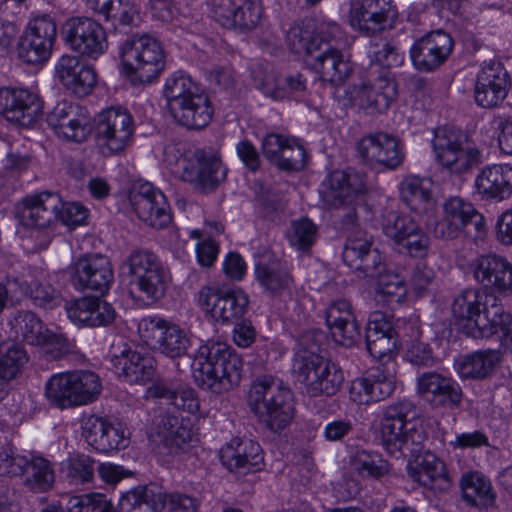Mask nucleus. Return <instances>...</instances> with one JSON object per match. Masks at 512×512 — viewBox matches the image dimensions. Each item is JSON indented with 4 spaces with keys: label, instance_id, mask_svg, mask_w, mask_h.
<instances>
[{
    "label": "nucleus",
    "instance_id": "0eeeda50",
    "mask_svg": "<svg viewBox=\"0 0 512 512\" xmlns=\"http://www.w3.org/2000/svg\"><path fill=\"white\" fill-rule=\"evenodd\" d=\"M121 62L133 83H151L165 68L161 43L148 34L129 37L121 46Z\"/></svg>",
    "mask_w": 512,
    "mask_h": 512
},
{
    "label": "nucleus",
    "instance_id": "5701e85b",
    "mask_svg": "<svg viewBox=\"0 0 512 512\" xmlns=\"http://www.w3.org/2000/svg\"><path fill=\"white\" fill-rule=\"evenodd\" d=\"M417 393L433 408L455 409L461 405L463 392L452 377L435 371L417 378Z\"/></svg>",
    "mask_w": 512,
    "mask_h": 512
},
{
    "label": "nucleus",
    "instance_id": "412c9836",
    "mask_svg": "<svg viewBox=\"0 0 512 512\" xmlns=\"http://www.w3.org/2000/svg\"><path fill=\"white\" fill-rule=\"evenodd\" d=\"M397 84L387 75L362 81L350 87L347 96L351 103L370 113L387 110L397 97Z\"/></svg>",
    "mask_w": 512,
    "mask_h": 512
},
{
    "label": "nucleus",
    "instance_id": "680f3d73",
    "mask_svg": "<svg viewBox=\"0 0 512 512\" xmlns=\"http://www.w3.org/2000/svg\"><path fill=\"white\" fill-rule=\"evenodd\" d=\"M152 492L146 487H136L119 500V512H157V506L151 499Z\"/></svg>",
    "mask_w": 512,
    "mask_h": 512
},
{
    "label": "nucleus",
    "instance_id": "ddd939ff",
    "mask_svg": "<svg viewBox=\"0 0 512 512\" xmlns=\"http://www.w3.org/2000/svg\"><path fill=\"white\" fill-rule=\"evenodd\" d=\"M419 327L415 322L398 319L392 324L385 315L375 313L368 322L366 329V345L369 354L383 363L394 362V351L399 342L406 336H418Z\"/></svg>",
    "mask_w": 512,
    "mask_h": 512
},
{
    "label": "nucleus",
    "instance_id": "2eb2a0df",
    "mask_svg": "<svg viewBox=\"0 0 512 512\" xmlns=\"http://www.w3.org/2000/svg\"><path fill=\"white\" fill-rule=\"evenodd\" d=\"M138 334L148 347L172 359L184 356L190 345L186 332L179 325L159 317L141 319Z\"/></svg>",
    "mask_w": 512,
    "mask_h": 512
},
{
    "label": "nucleus",
    "instance_id": "bf43d9fd",
    "mask_svg": "<svg viewBox=\"0 0 512 512\" xmlns=\"http://www.w3.org/2000/svg\"><path fill=\"white\" fill-rule=\"evenodd\" d=\"M286 42L293 53L306 56H312L323 46V40L318 35L298 24L288 30Z\"/></svg>",
    "mask_w": 512,
    "mask_h": 512
},
{
    "label": "nucleus",
    "instance_id": "a18cd8bd",
    "mask_svg": "<svg viewBox=\"0 0 512 512\" xmlns=\"http://www.w3.org/2000/svg\"><path fill=\"white\" fill-rule=\"evenodd\" d=\"M157 434L170 453L175 454L191 442L194 435L190 420L175 415L162 418Z\"/></svg>",
    "mask_w": 512,
    "mask_h": 512
},
{
    "label": "nucleus",
    "instance_id": "1a4fd4ad",
    "mask_svg": "<svg viewBox=\"0 0 512 512\" xmlns=\"http://www.w3.org/2000/svg\"><path fill=\"white\" fill-rule=\"evenodd\" d=\"M120 273L133 277V283L147 299H160L167 288L169 270L161 259L148 249H133L119 266Z\"/></svg>",
    "mask_w": 512,
    "mask_h": 512
},
{
    "label": "nucleus",
    "instance_id": "aec40b11",
    "mask_svg": "<svg viewBox=\"0 0 512 512\" xmlns=\"http://www.w3.org/2000/svg\"><path fill=\"white\" fill-rule=\"evenodd\" d=\"M393 0H353L349 11V22L367 35L381 32L397 18Z\"/></svg>",
    "mask_w": 512,
    "mask_h": 512
},
{
    "label": "nucleus",
    "instance_id": "a211bd4d",
    "mask_svg": "<svg viewBox=\"0 0 512 512\" xmlns=\"http://www.w3.org/2000/svg\"><path fill=\"white\" fill-rule=\"evenodd\" d=\"M69 275L75 289L91 290L101 295L109 290L114 279L110 260L101 254L80 257L70 265Z\"/></svg>",
    "mask_w": 512,
    "mask_h": 512
},
{
    "label": "nucleus",
    "instance_id": "e433bc0d",
    "mask_svg": "<svg viewBox=\"0 0 512 512\" xmlns=\"http://www.w3.org/2000/svg\"><path fill=\"white\" fill-rule=\"evenodd\" d=\"M365 189L363 174L356 171H334L324 184L323 197L329 205L338 208L353 204Z\"/></svg>",
    "mask_w": 512,
    "mask_h": 512
},
{
    "label": "nucleus",
    "instance_id": "f257e3e1",
    "mask_svg": "<svg viewBox=\"0 0 512 512\" xmlns=\"http://www.w3.org/2000/svg\"><path fill=\"white\" fill-rule=\"evenodd\" d=\"M455 319L467 322V335L473 338H489L495 334L508 335L512 318L506 313L493 293L477 288L462 290L451 305Z\"/></svg>",
    "mask_w": 512,
    "mask_h": 512
},
{
    "label": "nucleus",
    "instance_id": "7c9ffc66",
    "mask_svg": "<svg viewBox=\"0 0 512 512\" xmlns=\"http://www.w3.org/2000/svg\"><path fill=\"white\" fill-rule=\"evenodd\" d=\"M198 303L204 312L221 322H229L241 318L248 306V296L235 289L219 295L214 289L206 286L199 291Z\"/></svg>",
    "mask_w": 512,
    "mask_h": 512
},
{
    "label": "nucleus",
    "instance_id": "c9c22d12",
    "mask_svg": "<svg viewBox=\"0 0 512 512\" xmlns=\"http://www.w3.org/2000/svg\"><path fill=\"white\" fill-rule=\"evenodd\" d=\"M11 327L15 335L28 344L55 346L59 351L68 347L67 338L62 333L45 328L41 319L32 311H18L11 321Z\"/></svg>",
    "mask_w": 512,
    "mask_h": 512
},
{
    "label": "nucleus",
    "instance_id": "de8ad7c7",
    "mask_svg": "<svg viewBox=\"0 0 512 512\" xmlns=\"http://www.w3.org/2000/svg\"><path fill=\"white\" fill-rule=\"evenodd\" d=\"M351 469L361 478L380 480L391 472L390 463L374 450L358 449L349 459Z\"/></svg>",
    "mask_w": 512,
    "mask_h": 512
},
{
    "label": "nucleus",
    "instance_id": "6e6552de",
    "mask_svg": "<svg viewBox=\"0 0 512 512\" xmlns=\"http://www.w3.org/2000/svg\"><path fill=\"white\" fill-rule=\"evenodd\" d=\"M432 150L438 165L451 175L461 176L481 162V151L460 130L442 126L435 130Z\"/></svg>",
    "mask_w": 512,
    "mask_h": 512
},
{
    "label": "nucleus",
    "instance_id": "4468645a",
    "mask_svg": "<svg viewBox=\"0 0 512 512\" xmlns=\"http://www.w3.org/2000/svg\"><path fill=\"white\" fill-rule=\"evenodd\" d=\"M61 34L66 46L82 57L96 60L108 49L104 27L90 17L73 16L66 19Z\"/></svg>",
    "mask_w": 512,
    "mask_h": 512
},
{
    "label": "nucleus",
    "instance_id": "2f4dec72",
    "mask_svg": "<svg viewBox=\"0 0 512 512\" xmlns=\"http://www.w3.org/2000/svg\"><path fill=\"white\" fill-rule=\"evenodd\" d=\"M343 261L360 277L373 278L383 270V256L377 248L372 247V241L364 234L349 236L345 242Z\"/></svg>",
    "mask_w": 512,
    "mask_h": 512
},
{
    "label": "nucleus",
    "instance_id": "a19ab883",
    "mask_svg": "<svg viewBox=\"0 0 512 512\" xmlns=\"http://www.w3.org/2000/svg\"><path fill=\"white\" fill-rule=\"evenodd\" d=\"M314 59L313 69L319 74L323 81L331 85H341L351 74L352 66L344 58L343 53L323 41L321 50Z\"/></svg>",
    "mask_w": 512,
    "mask_h": 512
},
{
    "label": "nucleus",
    "instance_id": "774afa93",
    "mask_svg": "<svg viewBox=\"0 0 512 512\" xmlns=\"http://www.w3.org/2000/svg\"><path fill=\"white\" fill-rule=\"evenodd\" d=\"M243 3V0H211L210 11L212 17L221 26L233 29L235 28L237 9L241 8Z\"/></svg>",
    "mask_w": 512,
    "mask_h": 512
},
{
    "label": "nucleus",
    "instance_id": "b1692460",
    "mask_svg": "<svg viewBox=\"0 0 512 512\" xmlns=\"http://www.w3.org/2000/svg\"><path fill=\"white\" fill-rule=\"evenodd\" d=\"M41 114L42 104L37 94L23 88H0V115L7 121L30 127Z\"/></svg>",
    "mask_w": 512,
    "mask_h": 512
},
{
    "label": "nucleus",
    "instance_id": "37998d69",
    "mask_svg": "<svg viewBox=\"0 0 512 512\" xmlns=\"http://www.w3.org/2000/svg\"><path fill=\"white\" fill-rule=\"evenodd\" d=\"M432 186V181L428 178L408 175L399 185L401 200L417 214L428 213L435 207Z\"/></svg>",
    "mask_w": 512,
    "mask_h": 512
},
{
    "label": "nucleus",
    "instance_id": "f3484780",
    "mask_svg": "<svg viewBox=\"0 0 512 512\" xmlns=\"http://www.w3.org/2000/svg\"><path fill=\"white\" fill-rule=\"evenodd\" d=\"M177 172L182 180L202 192L215 189L225 179L226 169L215 157H205L203 152H190L177 159Z\"/></svg>",
    "mask_w": 512,
    "mask_h": 512
},
{
    "label": "nucleus",
    "instance_id": "e2e57ef3",
    "mask_svg": "<svg viewBox=\"0 0 512 512\" xmlns=\"http://www.w3.org/2000/svg\"><path fill=\"white\" fill-rule=\"evenodd\" d=\"M307 91V79L299 72L286 75L277 81L276 88L266 94H270L273 99L280 100L286 96L304 97Z\"/></svg>",
    "mask_w": 512,
    "mask_h": 512
},
{
    "label": "nucleus",
    "instance_id": "ea45409f",
    "mask_svg": "<svg viewBox=\"0 0 512 512\" xmlns=\"http://www.w3.org/2000/svg\"><path fill=\"white\" fill-rule=\"evenodd\" d=\"M221 461L229 470H258L263 463L260 445L251 439H232L221 449Z\"/></svg>",
    "mask_w": 512,
    "mask_h": 512
},
{
    "label": "nucleus",
    "instance_id": "338daca9",
    "mask_svg": "<svg viewBox=\"0 0 512 512\" xmlns=\"http://www.w3.org/2000/svg\"><path fill=\"white\" fill-rule=\"evenodd\" d=\"M419 334L421 332L419 331ZM418 336H406L403 343L406 345V358L414 365L421 367H431L434 365L435 359L428 344L419 341Z\"/></svg>",
    "mask_w": 512,
    "mask_h": 512
},
{
    "label": "nucleus",
    "instance_id": "5fc2aeb1",
    "mask_svg": "<svg viewBox=\"0 0 512 512\" xmlns=\"http://www.w3.org/2000/svg\"><path fill=\"white\" fill-rule=\"evenodd\" d=\"M69 375L78 407L94 402L101 394L102 383L96 373L76 370L69 372Z\"/></svg>",
    "mask_w": 512,
    "mask_h": 512
},
{
    "label": "nucleus",
    "instance_id": "09e8293b",
    "mask_svg": "<svg viewBox=\"0 0 512 512\" xmlns=\"http://www.w3.org/2000/svg\"><path fill=\"white\" fill-rule=\"evenodd\" d=\"M27 362L26 352L12 343L0 344V401L8 393L9 383L21 372Z\"/></svg>",
    "mask_w": 512,
    "mask_h": 512
},
{
    "label": "nucleus",
    "instance_id": "603ef678",
    "mask_svg": "<svg viewBox=\"0 0 512 512\" xmlns=\"http://www.w3.org/2000/svg\"><path fill=\"white\" fill-rule=\"evenodd\" d=\"M45 396L57 408L78 407L69 372L53 374L45 384Z\"/></svg>",
    "mask_w": 512,
    "mask_h": 512
},
{
    "label": "nucleus",
    "instance_id": "052dcab7",
    "mask_svg": "<svg viewBox=\"0 0 512 512\" xmlns=\"http://www.w3.org/2000/svg\"><path fill=\"white\" fill-rule=\"evenodd\" d=\"M317 237V227L308 218H301L291 222L286 232L289 244L299 251L310 249Z\"/></svg>",
    "mask_w": 512,
    "mask_h": 512
},
{
    "label": "nucleus",
    "instance_id": "c756f323",
    "mask_svg": "<svg viewBox=\"0 0 512 512\" xmlns=\"http://www.w3.org/2000/svg\"><path fill=\"white\" fill-rule=\"evenodd\" d=\"M409 476L422 487L436 495L448 493L453 479L445 462L430 451L419 455L408 468Z\"/></svg>",
    "mask_w": 512,
    "mask_h": 512
},
{
    "label": "nucleus",
    "instance_id": "864d4df0",
    "mask_svg": "<svg viewBox=\"0 0 512 512\" xmlns=\"http://www.w3.org/2000/svg\"><path fill=\"white\" fill-rule=\"evenodd\" d=\"M24 474L25 485L33 492H46L55 482V471L51 462L44 457H32L28 460Z\"/></svg>",
    "mask_w": 512,
    "mask_h": 512
},
{
    "label": "nucleus",
    "instance_id": "3c124183",
    "mask_svg": "<svg viewBox=\"0 0 512 512\" xmlns=\"http://www.w3.org/2000/svg\"><path fill=\"white\" fill-rule=\"evenodd\" d=\"M254 274L260 286L271 293L288 288L292 282L287 268L278 260L257 262Z\"/></svg>",
    "mask_w": 512,
    "mask_h": 512
},
{
    "label": "nucleus",
    "instance_id": "0e129e2a",
    "mask_svg": "<svg viewBox=\"0 0 512 512\" xmlns=\"http://www.w3.org/2000/svg\"><path fill=\"white\" fill-rule=\"evenodd\" d=\"M371 61L383 67H398L404 62V53L388 41L380 40L371 44L369 49Z\"/></svg>",
    "mask_w": 512,
    "mask_h": 512
},
{
    "label": "nucleus",
    "instance_id": "39448f33",
    "mask_svg": "<svg viewBox=\"0 0 512 512\" xmlns=\"http://www.w3.org/2000/svg\"><path fill=\"white\" fill-rule=\"evenodd\" d=\"M413 413L414 405L405 400L383 409L378 427L379 438L387 453L396 458L417 453L425 440L424 433L410 418Z\"/></svg>",
    "mask_w": 512,
    "mask_h": 512
},
{
    "label": "nucleus",
    "instance_id": "9b49d317",
    "mask_svg": "<svg viewBox=\"0 0 512 512\" xmlns=\"http://www.w3.org/2000/svg\"><path fill=\"white\" fill-rule=\"evenodd\" d=\"M57 34L54 19L46 13H32L17 42L18 58L29 65L47 62Z\"/></svg>",
    "mask_w": 512,
    "mask_h": 512
},
{
    "label": "nucleus",
    "instance_id": "69168bd1",
    "mask_svg": "<svg viewBox=\"0 0 512 512\" xmlns=\"http://www.w3.org/2000/svg\"><path fill=\"white\" fill-rule=\"evenodd\" d=\"M290 141V144L279 155V159L275 161L274 165L280 170L300 171L306 164V151L295 137Z\"/></svg>",
    "mask_w": 512,
    "mask_h": 512
},
{
    "label": "nucleus",
    "instance_id": "4c0bfd02",
    "mask_svg": "<svg viewBox=\"0 0 512 512\" xmlns=\"http://www.w3.org/2000/svg\"><path fill=\"white\" fill-rule=\"evenodd\" d=\"M8 283L9 286H15L20 295L28 296L40 308L52 310L61 305L60 291L49 283L43 272L8 277Z\"/></svg>",
    "mask_w": 512,
    "mask_h": 512
},
{
    "label": "nucleus",
    "instance_id": "473e14b6",
    "mask_svg": "<svg viewBox=\"0 0 512 512\" xmlns=\"http://www.w3.org/2000/svg\"><path fill=\"white\" fill-rule=\"evenodd\" d=\"M110 362L118 378L129 384H146L156 373V361L153 357L128 347L119 353H112Z\"/></svg>",
    "mask_w": 512,
    "mask_h": 512
},
{
    "label": "nucleus",
    "instance_id": "c85d7f7f",
    "mask_svg": "<svg viewBox=\"0 0 512 512\" xmlns=\"http://www.w3.org/2000/svg\"><path fill=\"white\" fill-rule=\"evenodd\" d=\"M476 282L503 295L512 294V263L498 254L477 257L472 264Z\"/></svg>",
    "mask_w": 512,
    "mask_h": 512
},
{
    "label": "nucleus",
    "instance_id": "8fccbe9b",
    "mask_svg": "<svg viewBox=\"0 0 512 512\" xmlns=\"http://www.w3.org/2000/svg\"><path fill=\"white\" fill-rule=\"evenodd\" d=\"M463 499L476 507H489L495 501L491 482L479 472L465 473L460 480Z\"/></svg>",
    "mask_w": 512,
    "mask_h": 512
},
{
    "label": "nucleus",
    "instance_id": "f704fd0d",
    "mask_svg": "<svg viewBox=\"0 0 512 512\" xmlns=\"http://www.w3.org/2000/svg\"><path fill=\"white\" fill-rule=\"evenodd\" d=\"M324 315L326 326L335 342L351 347L360 339V326L348 300L332 301L326 307Z\"/></svg>",
    "mask_w": 512,
    "mask_h": 512
},
{
    "label": "nucleus",
    "instance_id": "49530a36",
    "mask_svg": "<svg viewBox=\"0 0 512 512\" xmlns=\"http://www.w3.org/2000/svg\"><path fill=\"white\" fill-rule=\"evenodd\" d=\"M149 391L153 396L166 399L175 408L188 414L195 415L200 411L198 394L188 385L172 387L166 382L159 381Z\"/></svg>",
    "mask_w": 512,
    "mask_h": 512
},
{
    "label": "nucleus",
    "instance_id": "f8f14e48",
    "mask_svg": "<svg viewBox=\"0 0 512 512\" xmlns=\"http://www.w3.org/2000/svg\"><path fill=\"white\" fill-rule=\"evenodd\" d=\"M485 221L473 205L460 197H451L443 204V216L436 222L434 236L442 240H453L463 233L475 240L485 235Z\"/></svg>",
    "mask_w": 512,
    "mask_h": 512
},
{
    "label": "nucleus",
    "instance_id": "7ed1b4c3",
    "mask_svg": "<svg viewBox=\"0 0 512 512\" xmlns=\"http://www.w3.org/2000/svg\"><path fill=\"white\" fill-rule=\"evenodd\" d=\"M164 95L180 125L199 130L211 122L214 109L208 95L184 72H175L166 80Z\"/></svg>",
    "mask_w": 512,
    "mask_h": 512
},
{
    "label": "nucleus",
    "instance_id": "13d9d810",
    "mask_svg": "<svg viewBox=\"0 0 512 512\" xmlns=\"http://www.w3.org/2000/svg\"><path fill=\"white\" fill-rule=\"evenodd\" d=\"M418 223L409 215L398 211H388L382 220L383 233L397 244H401L410 234L417 231Z\"/></svg>",
    "mask_w": 512,
    "mask_h": 512
},
{
    "label": "nucleus",
    "instance_id": "393cba45",
    "mask_svg": "<svg viewBox=\"0 0 512 512\" xmlns=\"http://www.w3.org/2000/svg\"><path fill=\"white\" fill-rule=\"evenodd\" d=\"M510 79L500 62L485 63L477 74L474 90L475 102L483 108L498 107L507 97Z\"/></svg>",
    "mask_w": 512,
    "mask_h": 512
},
{
    "label": "nucleus",
    "instance_id": "4d7b16f0",
    "mask_svg": "<svg viewBox=\"0 0 512 512\" xmlns=\"http://www.w3.org/2000/svg\"><path fill=\"white\" fill-rule=\"evenodd\" d=\"M94 463L90 456L77 454L61 463V472L71 485H83L93 480Z\"/></svg>",
    "mask_w": 512,
    "mask_h": 512
},
{
    "label": "nucleus",
    "instance_id": "bb28decb",
    "mask_svg": "<svg viewBox=\"0 0 512 512\" xmlns=\"http://www.w3.org/2000/svg\"><path fill=\"white\" fill-rule=\"evenodd\" d=\"M81 429L88 445L101 453L119 450L128 444L126 431L121 423H112L96 415L84 416Z\"/></svg>",
    "mask_w": 512,
    "mask_h": 512
},
{
    "label": "nucleus",
    "instance_id": "4be33fe9",
    "mask_svg": "<svg viewBox=\"0 0 512 512\" xmlns=\"http://www.w3.org/2000/svg\"><path fill=\"white\" fill-rule=\"evenodd\" d=\"M134 128L133 118L126 109L112 107L100 113L97 137L111 154H116L129 145Z\"/></svg>",
    "mask_w": 512,
    "mask_h": 512
},
{
    "label": "nucleus",
    "instance_id": "58836bf2",
    "mask_svg": "<svg viewBox=\"0 0 512 512\" xmlns=\"http://www.w3.org/2000/svg\"><path fill=\"white\" fill-rule=\"evenodd\" d=\"M482 199L503 201L512 195V166L493 164L484 167L475 178Z\"/></svg>",
    "mask_w": 512,
    "mask_h": 512
},
{
    "label": "nucleus",
    "instance_id": "f03ea898",
    "mask_svg": "<svg viewBox=\"0 0 512 512\" xmlns=\"http://www.w3.org/2000/svg\"><path fill=\"white\" fill-rule=\"evenodd\" d=\"M242 368V358L232 347L206 342L197 350L193 376L202 389L221 394L239 385Z\"/></svg>",
    "mask_w": 512,
    "mask_h": 512
},
{
    "label": "nucleus",
    "instance_id": "79ce46f5",
    "mask_svg": "<svg viewBox=\"0 0 512 512\" xmlns=\"http://www.w3.org/2000/svg\"><path fill=\"white\" fill-rule=\"evenodd\" d=\"M501 360L498 350H478L460 357L456 361V371L461 379L484 380L492 376Z\"/></svg>",
    "mask_w": 512,
    "mask_h": 512
},
{
    "label": "nucleus",
    "instance_id": "423d86ee",
    "mask_svg": "<svg viewBox=\"0 0 512 512\" xmlns=\"http://www.w3.org/2000/svg\"><path fill=\"white\" fill-rule=\"evenodd\" d=\"M293 374L310 397L334 396L344 382V373L338 364L305 348L303 342L295 352Z\"/></svg>",
    "mask_w": 512,
    "mask_h": 512
},
{
    "label": "nucleus",
    "instance_id": "dca6fc26",
    "mask_svg": "<svg viewBox=\"0 0 512 512\" xmlns=\"http://www.w3.org/2000/svg\"><path fill=\"white\" fill-rule=\"evenodd\" d=\"M129 202L138 218L156 229L171 222L169 204L163 192L150 182H137L129 191Z\"/></svg>",
    "mask_w": 512,
    "mask_h": 512
},
{
    "label": "nucleus",
    "instance_id": "c03bdc74",
    "mask_svg": "<svg viewBox=\"0 0 512 512\" xmlns=\"http://www.w3.org/2000/svg\"><path fill=\"white\" fill-rule=\"evenodd\" d=\"M374 286V300L378 305L385 307H394L403 303L407 296L406 283L399 274L385 269L380 270L376 276Z\"/></svg>",
    "mask_w": 512,
    "mask_h": 512
},
{
    "label": "nucleus",
    "instance_id": "9d476101",
    "mask_svg": "<svg viewBox=\"0 0 512 512\" xmlns=\"http://www.w3.org/2000/svg\"><path fill=\"white\" fill-rule=\"evenodd\" d=\"M62 199L57 193L44 191L22 200L20 219L28 229L37 249L46 248L53 237V226L58 221Z\"/></svg>",
    "mask_w": 512,
    "mask_h": 512
},
{
    "label": "nucleus",
    "instance_id": "cd10ccee",
    "mask_svg": "<svg viewBox=\"0 0 512 512\" xmlns=\"http://www.w3.org/2000/svg\"><path fill=\"white\" fill-rule=\"evenodd\" d=\"M453 49L451 36L443 30H435L418 39L410 48L413 65L420 71H433L441 66Z\"/></svg>",
    "mask_w": 512,
    "mask_h": 512
},
{
    "label": "nucleus",
    "instance_id": "72a5a7b5",
    "mask_svg": "<svg viewBox=\"0 0 512 512\" xmlns=\"http://www.w3.org/2000/svg\"><path fill=\"white\" fill-rule=\"evenodd\" d=\"M55 72L63 86L78 97L89 95L97 84L95 69L75 55H62Z\"/></svg>",
    "mask_w": 512,
    "mask_h": 512
},
{
    "label": "nucleus",
    "instance_id": "6e6d98bb",
    "mask_svg": "<svg viewBox=\"0 0 512 512\" xmlns=\"http://www.w3.org/2000/svg\"><path fill=\"white\" fill-rule=\"evenodd\" d=\"M372 401L378 402L391 396L396 384V364H379L368 371Z\"/></svg>",
    "mask_w": 512,
    "mask_h": 512
},
{
    "label": "nucleus",
    "instance_id": "20e7f679",
    "mask_svg": "<svg viewBox=\"0 0 512 512\" xmlns=\"http://www.w3.org/2000/svg\"><path fill=\"white\" fill-rule=\"evenodd\" d=\"M249 406L257 419L271 431L286 428L294 418L293 394L284 382L262 375L252 383Z\"/></svg>",
    "mask_w": 512,
    "mask_h": 512
},
{
    "label": "nucleus",
    "instance_id": "a878e982",
    "mask_svg": "<svg viewBox=\"0 0 512 512\" xmlns=\"http://www.w3.org/2000/svg\"><path fill=\"white\" fill-rule=\"evenodd\" d=\"M359 157L367 164L396 169L404 159L400 142L387 133H371L363 136L357 144Z\"/></svg>",
    "mask_w": 512,
    "mask_h": 512
},
{
    "label": "nucleus",
    "instance_id": "6ab92c4d",
    "mask_svg": "<svg viewBox=\"0 0 512 512\" xmlns=\"http://www.w3.org/2000/svg\"><path fill=\"white\" fill-rule=\"evenodd\" d=\"M47 123L58 138L81 143L91 132L90 115L76 103L61 101L47 116Z\"/></svg>",
    "mask_w": 512,
    "mask_h": 512
}]
</instances>
